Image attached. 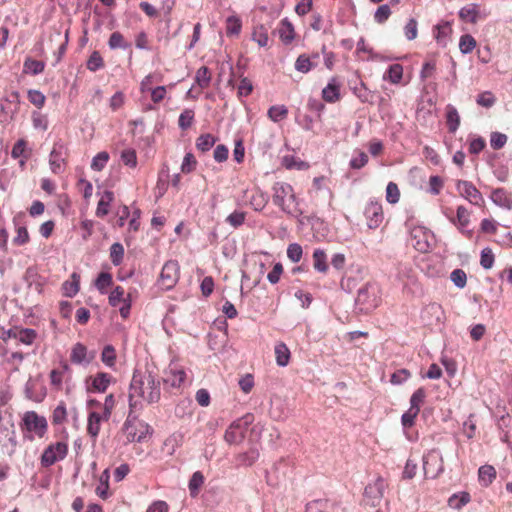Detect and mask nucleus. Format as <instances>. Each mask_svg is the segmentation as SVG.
Here are the masks:
<instances>
[{
	"mask_svg": "<svg viewBox=\"0 0 512 512\" xmlns=\"http://www.w3.org/2000/svg\"><path fill=\"white\" fill-rule=\"evenodd\" d=\"M400 190L395 182H389L386 187V200L390 204H396L400 200Z\"/></svg>",
	"mask_w": 512,
	"mask_h": 512,
	"instance_id": "nucleus-52",
	"label": "nucleus"
},
{
	"mask_svg": "<svg viewBox=\"0 0 512 512\" xmlns=\"http://www.w3.org/2000/svg\"><path fill=\"white\" fill-rule=\"evenodd\" d=\"M161 396L160 380L149 371H136L133 374L129 389L130 413L146 402L156 403Z\"/></svg>",
	"mask_w": 512,
	"mask_h": 512,
	"instance_id": "nucleus-1",
	"label": "nucleus"
},
{
	"mask_svg": "<svg viewBox=\"0 0 512 512\" xmlns=\"http://www.w3.org/2000/svg\"><path fill=\"white\" fill-rule=\"evenodd\" d=\"M275 359L278 366L285 367L289 364L291 352L284 342L276 343L274 347Z\"/></svg>",
	"mask_w": 512,
	"mask_h": 512,
	"instance_id": "nucleus-27",
	"label": "nucleus"
},
{
	"mask_svg": "<svg viewBox=\"0 0 512 512\" xmlns=\"http://www.w3.org/2000/svg\"><path fill=\"white\" fill-rule=\"evenodd\" d=\"M94 284L101 294H106L107 289L113 284L112 274L108 272H101L96 278Z\"/></svg>",
	"mask_w": 512,
	"mask_h": 512,
	"instance_id": "nucleus-36",
	"label": "nucleus"
},
{
	"mask_svg": "<svg viewBox=\"0 0 512 512\" xmlns=\"http://www.w3.org/2000/svg\"><path fill=\"white\" fill-rule=\"evenodd\" d=\"M125 299H130V295L125 297V290L122 286H116L109 294L108 301L112 307L118 306Z\"/></svg>",
	"mask_w": 512,
	"mask_h": 512,
	"instance_id": "nucleus-42",
	"label": "nucleus"
},
{
	"mask_svg": "<svg viewBox=\"0 0 512 512\" xmlns=\"http://www.w3.org/2000/svg\"><path fill=\"white\" fill-rule=\"evenodd\" d=\"M26 145H27V142L24 139H20L14 144L12 151H11L12 158L18 159V158L22 157V159L20 160L21 166H23L25 164L26 160L28 159V155L25 154Z\"/></svg>",
	"mask_w": 512,
	"mask_h": 512,
	"instance_id": "nucleus-39",
	"label": "nucleus"
},
{
	"mask_svg": "<svg viewBox=\"0 0 512 512\" xmlns=\"http://www.w3.org/2000/svg\"><path fill=\"white\" fill-rule=\"evenodd\" d=\"M45 64L42 61L28 58L24 62V69L26 72H30L33 75L40 74L44 71Z\"/></svg>",
	"mask_w": 512,
	"mask_h": 512,
	"instance_id": "nucleus-53",
	"label": "nucleus"
},
{
	"mask_svg": "<svg viewBox=\"0 0 512 512\" xmlns=\"http://www.w3.org/2000/svg\"><path fill=\"white\" fill-rule=\"evenodd\" d=\"M456 189L460 196L465 198L471 204L476 206H483L484 198L481 192L469 181L458 180L456 183Z\"/></svg>",
	"mask_w": 512,
	"mask_h": 512,
	"instance_id": "nucleus-13",
	"label": "nucleus"
},
{
	"mask_svg": "<svg viewBox=\"0 0 512 512\" xmlns=\"http://www.w3.org/2000/svg\"><path fill=\"white\" fill-rule=\"evenodd\" d=\"M478 477L481 485L488 487L496 478V469L492 465H483L478 470Z\"/></svg>",
	"mask_w": 512,
	"mask_h": 512,
	"instance_id": "nucleus-30",
	"label": "nucleus"
},
{
	"mask_svg": "<svg viewBox=\"0 0 512 512\" xmlns=\"http://www.w3.org/2000/svg\"><path fill=\"white\" fill-rule=\"evenodd\" d=\"M216 141L217 138L212 134H202L196 139V147L202 152H207L215 145Z\"/></svg>",
	"mask_w": 512,
	"mask_h": 512,
	"instance_id": "nucleus-37",
	"label": "nucleus"
},
{
	"mask_svg": "<svg viewBox=\"0 0 512 512\" xmlns=\"http://www.w3.org/2000/svg\"><path fill=\"white\" fill-rule=\"evenodd\" d=\"M113 201L114 193L110 190L104 191L97 204V208L95 211L96 216L99 218H104L105 216H107L110 212V206Z\"/></svg>",
	"mask_w": 512,
	"mask_h": 512,
	"instance_id": "nucleus-22",
	"label": "nucleus"
},
{
	"mask_svg": "<svg viewBox=\"0 0 512 512\" xmlns=\"http://www.w3.org/2000/svg\"><path fill=\"white\" fill-rule=\"evenodd\" d=\"M180 277V266L176 260L167 261L161 270L159 284L163 289L173 288Z\"/></svg>",
	"mask_w": 512,
	"mask_h": 512,
	"instance_id": "nucleus-10",
	"label": "nucleus"
},
{
	"mask_svg": "<svg viewBox=\"0 0 512 512\" xmlns=\"http://www.w3.org/2000/svg\"><path fill=\"white\" fill-rule=\"evenodd\" d=\"M109 419L110 417H104V413L98 410H91L89 412L86 429L93 442L96 441L100 433L102 422H107Z\"/></svg>",
	"mask_w": 512,
	"mask_h": 512,
	"instance_id": "nucleus-18",
	"label": "nucleus"
},
{
	"mask_svg": "<svg viewBox=\"0 0 512 512\" xmlns=\"http://www.w3.org/2000/svg\"><path fill=\"white\" fill-rule=\"evenodd\" d=\"M120 159L124 165L130 168H136L138 163L136 151L132 148L124 149L121 152Z\"/></svg>",
	"mask_w": 512,
	"mask_h": 512,
	"instance_id": "nucleus-49",
	"label": "nucleus"
},
{
	"mask_svg": "<svg viewBox=\"0 0 512 512\" xmlns=\"http://www.w3.org/2000/svg\"><path fill=\"white\" fill-rule=\"evenodd\" d=\"M37 336L36 330L20 327L18 341L25 345H31L36 340Z\"/></svg>",
	"mask_w": 512,
	"mask_h": 512,
	"instance_id": "nucleus-51",
	"label": "nucleus"
},
{
	"mask_svg": "<svg viewBox=\"0 0 512 512\" xmlns=\"http://www.w3.org/2000/svg\"><path fill=\"white\" fill-rule=\"evenodd\" d=\"M364 214L370 229L378 228L384 219L382 204L376 200L367 203Z\"/></svg>",
	"mask_w": 512,
	"mask_h": 512,
	"instance_id": "nucleus-14",
	"label": "nucleus"
},
{
	"mask_svg": "<svg viewBox=\"0 0 512 512\" xmlns=\"http://www.w3.org/2000/svg\"><path fill=\"white\" fill-rule=\"evenodd\" d=\"M186 380V373L183 369L170 368L166 372L164 382L171 387L179 388Z\"/></svg>",
	"mask_w": 512,
	"mask_h": 512,
	"instance_id": "nucleus-24",
	"label": "nucleus"
},
{
	"mask_svg": "<svg viewBox=\"0 0 512 512\" xmlns=\"http://www.w3.org/2000/svg\"><path fill=\"white\" fill-rule=\"evenodd\" d=\"M404 35L407 40L411 41L418 36V22L414 18H410L404 26Z\"/></svg>",
	"mask_w": 512,
	"mask_h": 512,
	"instance_id": "nucleus-59",
	"label": "nucleus"
},
{
	"mask_svg": "<svg viewBox=\"0 0 512 512\" xmlns=\"http://www.w3.org/2000/svg\"><path fill=\"white\" fill-rule=\"evenodd\" d=\"M116 350L112 345H106L104 346L102 352H101V361L107 366V367H114L116 364Z\"/></svg>",
	"mask_w": 512,
	"mask_h": 512,
	"instance_id": "nucleus-41",
	"label": "nucleus"
},
{
	"mask_svg": "<svg viewBox=\"0 0 512 512\" xmlns=\"http://www.w3.org/2000/svg\"><path fill=\"white\" fill-rule=\"evenodd\" d=\"M426 398V391L423 387L418 388L410 398V409L420 412L421 406Z\"/></svg>",
	"mask_w": 512,
	"mask_h": 512,
	"instance_id": "nucleus-46",
	"label": "nucleus"
},
{
	"mask_svg": "<svg viewBox=\"0 0 512 512\" xmlns=\"http://www.w3.org/2000/svg\"><path fill=\"white\" fill-rule=\"evenodd\" d=\"M62 144L56 143L49 156L50 169L54 174H60L65 168V151Z\"/></svg>",
	"mask_w": 512,
	"mask_h": 512,
	"instance_id": "nucleus-19",
	"label": "nucleus"
},
{
	"mask_svg": "<svg viewBox=\"0 0 512 512\" xmlns=\"http://www.w3.org/2000/svg\"><path fill=\"white\" fill-rule=\"evenodd\" d=\"M109 161V154L106 151L99 152L92 159L91 168L95 171H101Z\"/></svg>",
	"mask_w": 512,
	"mask_h": 512,
	"instance_id": "nucleus-57",
	"label": "nucleus"
},
{
	"mask_svg": "<svg viewBox=\"0 0 512 512\" xmlns=\"http://www.w3.org/2000/svg\"><path fill=\"white\" fill-rule=\"evenodd\" d=\"M459 18L465 23L475 24L478 20L486 17L485 13H482L480 5L471 3L460 9Z\"/></svg>",
	"mask_w": 512,
	"mask_h": 512,
	"instance_id": "nucleus-20",
	"label": "nucleus"
},
{
	"mask_svg": "<svg viewBox=\"0 0 512 512\" xmlns=\"http://www.w3.org/2000/svg\"><path fill=\"white\" fill-rule=\"evenodd\" d=\"M195 113L192 109H184L179 116L178 125L182 130H187L193 124Z\"/></svg>",
	"mask_w": 512,
	"mask_h": 512,
	"instance_id": "nucleus-48",
	"label": "nucleus"
},
{
	"mask_svg": "<svg viewBox=\"0 0 512 512\" xmlns=\"http://www.w3.org/2000/svg\"><path fill=\"white\" fill-rule=\"evenodd\" d=\"M104 67V60L101 54L98 51L92 52L88 61H87V69L95 72Z\"/></svg>",
	"mask_w": 512,
	"mask_h": 512,
	"instance_id": "nucleus-55",
	"label": "nucleus"
},
{
	"mask_svg": "<svg viewBox=\"0 0 512 512\" xmlns=\"http://www.w3.org/2000/svg\"><path fill=\"white\" fill-rule=\"evenodd\" d=\"M303 255V249L300 244L292 243L288 245L287 257L293 262L298 263Z\"/></svg>",
	"mask_w": 512,
	"mask_h": 512,
	"instance_id": "nucleus-60",
	"label": "nucleus"
},
{
	"mask_svg": "<svg viewBox=\"0 0 512 512\" xmlns=\"http://www.w3.org/2000/svg\"><path fill=\"white\" fill-rule=\"evenodd\" d=\"M411 245L421 253L429 252L434 244L435 237L433 233L423 226H415L411 229Z\"/></svg>",
	"mask_w": 512,
	"mask_h": 512,
	"instance_id": "nucleus-5",
	"label": "nucleus"
},
{
	"mask_svg": "<svg viewBox=\"0 0 512 512\" xmlns=\"http://www.w3.org/2000/svg\"><path fill=\"white\" fill-rule=\"evenodd\" d=\"M471 500L470 494L468 492H460L458 494H453L448 499V506L452 509H461L463 506L468 504Z\"/></svg>",
	"mask_w": 512,
	"mask_h": 512,
	"instance_id": "nucleus-34",
	"label": "nucleus"
},
{
	"mask_svg": "<svg viewBox=\"0 0 512 512\" xmlns=\"http://www.w3.org/2000/svg\"><path fill=\"white\" fill-rule=\"evenodd\" d=\"M197 165V161L195 156L192 153H187L184 156L182 165H181V171L185 174H188L195 170Z\"/></svg>",
	"mask_w": 512,
	"mask_h": 512,
	"instance_id": "nucleus-63",
	"label": "nucleus"
},
{
	"mask_svg": "<svg viewBox=\"0 0 512 512\" xmlns=\"http://www.w3.org/2000/svg\"><path fill=\"white\" fill-rule=\"evenodd\" d=\"M204 484V476L202 472L196 471L193 473L189 480L188 488L191 497H196L199 494L201 486Z\"/></svg>",
	"mask_w": 512,
	"mask_h": 512,
	"instance_id": "nucleus-38",
	"label": "nucleus"
},
{
	"mask_svg": "<svg viewBox=\"0 0 512 512\" xmlns=\"http://www.w3.org/2000/svg\"><path fill=\"white\" fill-rule=\"evenodd\" d=\"M148 426L131 418L129 415L123 425V432L128 442H141L147 434Z\"/></svg>",
	"mask_w": 512,
	"mask_h": 512,
	"instance_id": "nucleus-11",
	"label": "nucleus"
},
{
	"mask_svg": "<svg viewBox=\"0 0 512 512\" xmlns=\"http://www.w3.org/2000/svg\"><path fill=\"white\" fill-rule=\"evenodd\" d=\"M246 219V212L235 210L226 217V222L233 228H238L244 224Z\"/></svg>",
	"mask_w": 512,
	"mask_h": 512,
	"instance_id": "nucleus-54",
	"label": "nucleus"
},
{
	"mask_svg": "<svg viewBox=\"0 0 512 512\" xmlns=\"http://www.w3.org/2000/svg\"><path fill=\"white\" fill-rule=\"evenodd\" d=\"M72 379V369L66 361H61L58 367L53 368L49 373L50 385L53 390L59 392L68 385Z\"/></svg>",
	"mask_w": 512,
	"mask_h": 512,
	"instance_id": "nucleus-8",
	"label": "nucleus"
},
{
	"mask_svg": "<svg viewBox=\"0 0 512 512\" xmlns=\"http://www.w3.org/2000/svg\"><path fill=\"white\" fill-rule=\"evenodd\" d=\"M419 412L413 409H408L401 417V423L403 428L409 429L414 426L415 420L418 416Z\"/></svg>",
	"mask_w": 512,
	"mask_h": 512,
	"instance_id": "nucleus-62",
	"label": "nucleus"
},
{
	"mask_svg": "<svg viewBox=\"0 0 512 512\" xmlns=\"http://www.w3.org/2000/svg\"><path fill=\"white\" fill-rule=\"evenodd\" d=\"M322 99L327 103H335L341 99L340 84L335 77L322 89Z\"/></svg>",
	"mask_w": 512,
	"mask_h": 512,
	"instance_id": "nucleus-21",
	"label": "nucleus"
},
{
	"mask_svg": "<svg viewBox=\"0 0 512 512\" xmlns=\"http://www.w3.org/2000/svg\"><path fill=\"white\" fill-rule=\"evenodd\" d=\"M109 473L105 470L100 476V484L97 486L95 492L102 498L107 499L109 497Z\"/></svg>",
	"mask_w": 512,
	"mask_h": 512,
	"instance_id": "nucleus-45",
	"label": "nucleus"
},
{
	"mask_svg": "<svg viewBox=\"0 0 512 512\" xmlns=\"http://www.w3.org/2000/svg\"><path fill=\"white\" fill-rule=\"evenodd\" d=\"M444 469L443 458L439 451L431 450L423 457V470L426 478L438 477Z\"/></svg>",
	"mask_w": 512,
	"mask_h": 512,
	"instance_id": "nucleus-9",
	"label": "nucleus"
},
{
	"mask_svg": "<svg viewBox=\"0 0 512 512\" xmlns=\"http://www.w3.org/2000/svg\"><path fill=\"white\" fill-rule=\"evenodd\" d=\"M20 428L24 437L32 441L34 436L42 438L48 429V423L44 416L38 415L35 411H27L24 413Z\"/></svg>",
	"mask_w": 512,
	"mask_h": 512,
	"instance_id": "nucleus-4",
	"label": "nucleus"
},
{
	"mask_svg": "<svg viewBox=\"0 0 512 512\" xmlns=\"http://www.w3.org/2000/svg\"><path fill=\"white\" fill-rule=\"evenodd\" d=\"M403 78V66L401 64H392L383 75V80L397 85L401 83Z\"/></svg>",
	"mask_w": 512,
	"mask_h": 512,
	"instance_id": "nucleus-29",
	"label": "nucleus"
},
{
	"mask_svg": "<svg viewBox=\"0 0 512 512\" xmlns=\"http://www.w3.org/2000/svg\"><path fill=\"white\" fill-rule=\"evenodd\" d=\"M495 101H496V99H495L493 93L490 91H485V92L479 94L477 97V100H476L478 105L483 106L485 108L492 107L495 104Z\"/></svg>",
	"mask_w": 512,
	"mask_h": 512,
	"instance_id": "nucleus-64",
	"label": "nucleus"
},
{
	"mask_svg": "<svg viewBox=\"0 0 512 512\" xmlns=\"http://www.w3.org/2000/svg\"><path fill=\"white\" fill-rule=\"evenodd\" d=\"M273 203L278 206L284 213L299 217L302 211L299 201L296 197L293 187L284 182H277L273 186Z\"/></svg>",
	"mask_w": 512,
	"mask_h": 512,
	"instance_id": "nucleus-2",
	"label": "nucleus"
},
{
	"mask_svg": "<svg viewBox=\"0 0 512 512\" xmlns=\"http://www.w3.org/2000/svg\"><path fill=\"white\" fill-rule=\"evenodd\" d=\"M450 279L460 289L464 288L467 284V274L462 269L453 270L450 274Z\"/></svg>",
	"mask_w": 512,
	"mask_h": 512,
	"instance_id": "nucleus-58",
	"label": "nucleus"
},
{
	"mask_svg": "<svg viewBox=\"0 0 512 512\" xmlns=\"http://www.w3.org/2000/svg\"><path fill=\"white\" fill-rule=\"evenodd\" d=\"M124 257V247L121 243H114L110 247V259L111 262L118 266L122 263Z\"/></svg>",
	"mask_w": 512,
	"mask_h": 512,
	"instance_id": "nucleus-50",
	"label": "nucleus"
},
{
	"mask_svg": "<svg viewBox=\"0 0 512 512\" xmlns=\"http://www.w3.org/2000/svg\"><path fill=\"white\" fill-rule=\"evenodd\" d=\"M268 118L273 122H279L287 118L288 109L285 105H273L268 109Z\"/></svg>",
	"mask_w": 512,
	"mask_h": 512,
	"instance_id": "nucleus-35",
	"label": "nucleus"
},
{
	"mask_svg": "<svg viewBox=\"0 0 512 512\" xmlns=\"http://www.w3.org/2000/svg\"><path fill=\"white\" fill-rule=\"evenodd\" d=\"M211 82V73L206 66L200 67L196 71L195 83L198 88L193 86L187 93V96L196 99L202 92L203 89L207 88Z\"/></svg>",
	"mask_w": 512,
	"mask_h": 512,
	"instance_id": "nucleus-17",
	"label": "nucleus"
},
{
	"mask_svg": "<svg viewBox=\"0 0 512 512\" xmlns=\"http://www.w3.org/2000/svg\"><path fill=\"white\" fill-rule=\"evenodd\" d=\"M114 381L112 375L106 372H98L87 379V390L89 392L104 393Z\"/></svg>",
	"mask_w": 512,
	"mask_h": 512,
	"instance_id": "nucleus-15",
	"label": "nucleus"
},
{
	"mask_svg": "<svg viewBox=\"0 0 512 512\" xmlns=\"http://www.w3.org/2000/svg\"><path fill=\"white\" fill-rule=\"evenodd\" d=\"M446 124L451 133L456 132L460 125V116L457 109L452 105L446 107Z\"/></svg>",
	"mask_w": 512,
	"mask_h": 512,
	"instance_id": "nucleus-31",
	"label": "nucleus"
},
{
	"mask_svg": "<svg viewBox=\"0 0 512 512\" xmlns=\"http://www.w3.org/2000/svg\"><path fill=\"white\" fill-rule=\"evenodd\" d=\"M495 256L491 248H484L481 251L480 264L484 269L492 268L494 264Z\"/></svg>",
	"mask_w": 512,
	"mask_h": 512,
	"instance_id": "nucleus-61",
	"label": "nucleus"
},
{
	"mask_svg": "<svg viewBox=\"0 0 512 512\" xmlns=\"http://www.w3.org/2000/svg\"><path fill=\"white\" fill-rule=\"evenodd\" d=\"M313 267L321 273H326L328 270L326 253L321 249H316L313 253Z\"/></svg>",
	"mask_w": 512,
	"mask_h": 512,
	"instance_id": "nucleus-33",
	"label": "nucleus"
},
{
	"mask_svg": "<svg viewBox=\"0 0 512 512\" xmlns=\"http://www.w3.org/2000/svg\"><path fill=\"white\" fill-rule=\"evenodd\" d=\"M315 66L311 58L306 54L299 55L295 61V69L301 73H308Z\"/></svg>",
	"mask_w": 512,
	"mask_h": 512,
	"instance_id": "nucleus-43",
	"label": "nucleus"
},
{
	"mask_svg": "<svg viewBox=\"0 0 512 512\" xmlns=\"http://www.w3.org/2000/svg\"><path fill=\"white\" fill-rule=\"evenodd\" d=\"M27 96L28 100L38 109H41L45 105L46 97L41 91L30 89L28 90Z\"/></svg>",
	"mask_w": 512,
	"mask_h": 512,
	"instance_id": "nucleus-56",
	"label": "nucleus"
},
{
	"mask_svg": "<svg viewBox=\"0 0 512 512\" xmlns=\"http://www.w3.org/2000/svg\"><path fill=\"white\" fill-rule=\"evenodd\" d=\"M68 453V444L64 441H58L48 445L43 451L40 461L45 468L52 466L58 461L63 460Z\"/></svg>",
	"mask_w": 512,
	"mask_h": 512,
	"instance_id": "nucleus-6",
	"label": "nucleus"
},
{
	"mask_svg": "<svg viewBox=\"0 0 512 512\" xmlns=\"http://www.w3.org/2000/svg\"><path fill=\"white\" fill-rule=\"evenodd\" d=\"M278 33L284 44H290L295 38V30L293 24L288 19L280 21Z\"/></svg>",
	"mask_w": 512,
	"mask_h": 512,
	"instance_id": "nucleus-26",
	"label": "nucleus"
},
{
	"mask_svg": "<svg viewBox=\"0 0 512 512\" xmlns=\"http://www.w3.org/2000/svg\"><path fill=\"white\" fill-rule=\"evenodd\" d=\"M80 276L77 273L71 275V281H65L62 285L66 297H73L79 291Z\"/></svg>",
	"mask_w": 512,
	"mask_h": 512,
	"instance_id": "nucleus-32",
	"label": "nucleus"
},
{
	"mask_svg": "<svg viewBox=\"0 0 512 512\" xmlns=\"http://www.w3.org/2000/svg\"><path fill=\"white\" fill-rule=\"evenodd\" d=\"M242 23L237 16H230L226 20V34L228 36L239 35L241 32Z\"/></svg>",
	"mask_w": 512,
	"mask_h": 512,
	"instance_id": "nucleus-47",
	"label": "nucleus"
},
{
	"mask_svg": "<svg viewBox=\"0 0 512 512\" xmlns=\"http://www.w3.org/2000/svg\"><path fill=\"white\" fill-rule=\"evenodd\" d=\"M252 39L257 42L260 47H266L269 41L267 29L263 25L255 27L252 33Z\"/></svg>",
	"mask_w": 512,
	"mask_h": 512,
	"instance_id": "nucleus-44",
	"label": "nucleus"
},
{
	"mask_svg": "<svg viewBox=\"0 0 512 512\" xmlns=\"http://www.w3.org/2000/svg\"><path fill=\"white\" fill-rule=\"evenodd\" d=\"M471 213L462 205L457 207L456 217L451 218V222L461 231L470 223Z\"/></svg>",
	"mask_w": 512,
	"mask_h": 512,
	"instance_id": "nucleus-28",
	"label": "nucleus"
},
{
	"mask_svg": "<svg viewBox=\"0 0 512 512\" xmlns=\"http://www.w3.org/2000/svg\"><path fill=\"white\" fill-rule=\"evenodd\" d=\"M491 200L505 209L512 208V195L503 188H497L491 193Z\"/></svg>",
	"mask_w": 512,
	"mask_h": 512,
	"instance_id": "nucleus-25",
	"label": "nucleus"
},
{
	"mask_svg": "<svg viewBox=\"0 0 512 512\" xmlns=\"http://www.w3.org/2000/svg\"><path fill=\"white\" fill-rule=\"evenodd\" d=\"M451 33L452 27L448 21H442L433 27V36L440 45H446Z\"/></svg>",
	"mask_w": 512,
	"mask_h": 512,
	"instance_id": "nucleus-23",
	"label": "nucleus"
},
{
	"mask_svg": "<svg viewBox=\"0 0 512 512\" xmlns=\"http://www.w3.org/2000/svg\"><path fill=\"white\" fill-rule=\"evenodd\" d=\"M251 419L252 416L248 414L242 419H237L232 422L225 431V441L229 444H240L245 438V433Z\"/></svg>",
	"mask_w": 512,
	"mask_h": 512,
	"instance_id": "nucleus-7",
	"label": "nucleus"
},
{
	"mask_svg": "<svg viewBox=\"0 0 512 512\" xmlns=\"http://www.w3.org/2000/svg\"><path fill=\"white\" fill-rule=\"evenodd\" d=\"M243 200L246 205L250 206L255 211H262L266 207L269 197L260 188L254 186L244 190Z\"/></svg>",
	"mask_w": 512,
	"mask_h": 512,
	"instance_id": "nucleus-12",
	"label": "nucleus"
},
{
	"mask_svg": "<svg viewBox=\"0 0 512 512\" xmlns=\"http://www.w3.org/2000/svg\"><path fill=\"white\" fill-rule=\"evenodd\" d=\"M477 46V42L475 38L470 34H464L460 37L459 40V49L461 53L468 54L471 53Z\"/></svg>",
	"mask_w": 512,
	"mask_h": 512,
	"instance_id": "nucleus-40",
	"label": "nucleus"
},
{
	"mask_svg": "<svg viewBox=\"0 0 512 512\" xmlns=\"http://www.w3.org/2000/svg\"><path fill=\"white\" fill-rule=\"evenodd\" d=\"M382 302V290L378 283L368 282L358 290L356 303L360 310L370 313L380 306Z\"/></svg>",
	"mask_w": 512,
	"mask_h": 512,
	"instance_id": "nucleus-3",
	"label": "nucleus"
},
{
	"mask_svg": "<svg viewBox=\"0 0 512 512\" xmlns=\"http://www.w3.org/2000/svg\"><path fill=\"white\" fill-rule=\"evenodd\" d=\"M95 358V352L80 342L74 344L70 352V361L76 365H89Z\"/></svg>",
	"mask_w": 512,
	"mask_h": 512,
	"instance_id": "nucleus-16",
	"label": "nucleus"
}]
</instances>
